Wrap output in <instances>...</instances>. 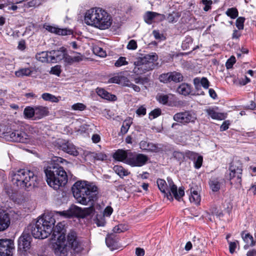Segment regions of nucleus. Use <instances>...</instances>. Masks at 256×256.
<instances>
[{
  "mask_svg": "<svg viewBox=\"0 0 256 256\" xmlns=\"http://www.w3.org/2000/svg\"><path fill=\"white\" fill-rule=\"evenodd\" d=\"M72 192L77 202L84 206L90 204L91 206L84 209L74 206L70 210L60 212V214L66 218H70L72 216L84 218L92 214L94 211L93 204L98 198V187L94 183L80 180L74 184Z\"/></svg>",
  "mask_w": 256,
  "mask_h": 256,
  "instance_id": "1",
  "label": "nucleus"
},
{
  "mask_svg": "<svg viewBox=\"0 0 256 256\" xmlns=\"http://www.w3.org/2000/svg\"><path fill=\"white\" fill-rule=\"evenodd\" d=\"M54 254L58 256H66L70 248V253L74 256H80L83 248L78 242L74 231H70L67 236H59L53 244Z\"/></svg>",
  "mask_w": 256,
  "mask_h": 256,
  "instance_id": "2",
  "label": "nucleus"
},
{
  "mask_svg": "<svg viewBox=\"0 0 256 256\" xmlns=\"http://www.w3.org/2000/svg\"><path fill=\"white\" fill-rule=\"evenodd\" d=\"M52 160L56 164L48 166L44 170L48 184L54 190H58L60 186H64L68 181V176L62 167L58 163L67 162L60 157H55Z\"/></svg>",
  "mask_w": 256,
  "mask_h": 256,
  "instance_id": "3",
  "label": "nucleus"
},
{
  "mask_svg": "<svg viewBox=\"0 0 256 256\" xmlns=\"http://www.w3.org/2000/svg\"><path fill=\"white\" fill-rule=\"evenodd\" d=\"M28 130V134L22 130L10 131L5 134L4 136L8 140L34 146H39L44 142V137L38 128L30 127Z\"/></svg>",
  "mask_w": 256,
  "mask_h": 256,
  "instance_id": "4",
  "label": "nucleus"
},
{
  "mask_svg": "<svg viewBox=\"0 0 256 256\" xmlns=\"http://www.w3.org/2000/svg\"><path fill=\"white\" fill-rule=\"evenodd\" d=\"M84 20L86 24L101 30L108 28L112 22L110 14L100 8H94L88 10Z\"/></svg>",
  "mask_w": 256,
  "mask_h": 256,
  "instance_id": "5",
  "label": "nucleus"
},
{
  "mask_svg": "<svg viewBox=\"0 0 256 256\" xmlns=\"http://www.w3.org/2000/svg\"><path fill=\"white\" fill-rule=\"evenodd\" d=\"M12 184L21 188L35 187L38 178L32 171L27 169H20L12 173Z\"/></svg>",
  "mask_w": 256,
  "mask_h": 256,
  "instance_id": "6",
  "label": "nucleus"
},
{
  "mask_svg": "<svg viewBox=\"0 0 256 256\" xmlns=\"http://www.w3.org/2000/svg\"><path fill=\"white\" fill-rule=\"evenodd\" d=\"M55 222L54 218L48 215L39 218L32 228V235L36 238H48L52 233Z\"/></svg>",
  "mask_w": 256,
  "mask_h": 256,
  "instance_id": "7",
  "label": "nucleus"
},
{
  "mask_svg": "<svg viewBox=\"0 0 256 256\" xmlns=\"http://www.w3.org/2000/svg\"><path fill=\"white\" fill-rule=\"evenodd\" d=\"M158 56L156 53L146 54L136 58L134 62L133 72L136 74H142L154 69V62Z\"/></svg>",
  "mask_w": 256,
  "mask_h": 256,
  "instance_id": "8",
  "label": "nucleus"
},
{
  "mask_svg": "<svg viewBox=\"0 0 256 256\" xmlns=\"http://www.w3.org/2000/svg\"><path fill=\"white\" fill-rule=\"evenodd\" d=\"M168 182L170 189L168 188L167 184L164 180L158 179L156 182L159 190L168 199L172 200V194L176 200H180L184 194V188L180 187L178 190L176 186L174 184L172 179L168 178Z\"/></svg>",
  "mask_w": 256,
  "mask_h": 256,
  "instance_id": "9",
  "label": "nucleus"
},
{
  "mask_svg": "<svg viewBox=\"0 0 256 256\" xmlns=\"http://www.w3.org/2000/svg\"><path fill=\"white\" fill-rule=\"evenodd\" d=\"M129 158L126 164L132 167H141L146 164L148 160V157L143 154L132 152L129 154Z\"/></svg>",
  "mask_w": 256,
  "mask_h": 256,
  "instance_id": "10",
  "label": "nucleus"
},
{
  "mask_svg": "<svg viewBox=\"0 0 256 256\" xmlns=\"http://www.w3.org/2000/svg\"><path fill=\"white\" fill-rule=\"evenodd\" d=\"M229 180L230 183L236 188L241 186L242 168L240 166H236L234 164L230 166Z\"/></svg>",
  "mask_w": 256,
  "mask_h": 256,
  "instance_id": "11",
  "label": "nucleus"
},
{
  "mask_svg": "<svg viewBox=\"0 0 256 256\" xmlns=\"http://www.w3.org/2000/svg\"><path fill=\"white\" fill-rule=\"evenodd\" d=\"M174 121L182 124L194 122L196 120V114L192 111H184L178 112L173 116Z\"/></svg>",
  "mask_w": 256,
  "mask_h": 256,
  "instance_id": "12",
  "label": "nucleus"
},
{
  "mask_svg": "<svg viewBox=\"0 0 256 256\" xmlns=\"http://www.w3.org/2000/svg\"><path fill=\"white\" fill-rule=\"evenodd\" d=\"M14 248V242L11 240H0V256H12Z\"/></svg>",
  "mask_w": 256,
  "mask_h": 256,
  "instance_id": "13",
  "label": "nucleus"
},
{
  "mask_svg": "<svg viewBox=\"0 0 256 256\" xmlns=\"http://www.w3.org/2000/svg\"><path fill=\"white\" fill-rule=\"evenodd\" d=\"M139 146L140 149L148 152L156 153L162 150L160 144L148 142L146 140H142L140 142Z\"/></svg>",
  "mask_w": 256,
  "mask_h": 256,
  "instance_id": "14",
  "label": "nucleus"
},
{
  "mask_svg": "<svg viewBox=\"0 0 256 256\" xmlns=\"http://www.w3.org/2000/svg\"><path fill=\"white\" fill-rule=\"evenodd\" d=\"M30 237L29 235L24 234L19 238L18 240V248L22 254H24L25 252L30 249Z\"/></svg>",
  "mask_w": 256,
  "mask_h": 256,
  "instance_id": "15",
  "label": "nucleus"
},
{
  "mask_svg": "<svg viewBox=\"0 0 256 256\" xmlns=\"http://www.w3.org/2000/svg\"><path fill=\"white\" fill-rule=\"evenodd\" d=\"M44 28L50 32L60 36H67L72 34V31L68 28H60L55 26L44 24Z\"/></svg>",
  "mask_w": 256,
  "mask_h": 256,
  "instance_id": "16",
  "label": "nucleus"
},
{
  "mask_svg": "<svg viewBox=\"0 0 256 256\" xmlns=\"http://www.w3.org/2000/svg\"><path fill=\"white\" fill-rule=\"evenodd\" d=\"M66 49L64 48H60V50H52L50 52V58H51V62H58L60 60H64L65 62L66 55Z\"/></svg>",
  "mask_w": 256,
  "mask_h": 256,
  "instance_id": "17",
  "label": "nucleus"
},
{
  "mask_svg": "<svg viewBox=\"0 0 256 256\" xmlns=\"http://www.w3.org/2000/svg\"><path fill=\"white\" fill-rule=\"evenodd\" d=\"M190 202L194 203L196 205L200 204L201 198L200 194V190L198 187L193 184L190 185Z\"/></svg>",
  "mask_w": 256,
  "mask_h": 256,
  "instance_id": "18",
  "label": "nucleus"
},
{
  "mask_svg": "<svg viewBox=\"0 0 256 256\" xmlns=\"http://www.w3.org/2000/svg\"><path fill=\"white\" fill-rule=\"evenodd\" d=\"M130 152V150L118 149L113 154V158L118 161L126 164Z\"/></svg>",
  "mask_w": 256,
  "mask_h": 256,
  "instance_id": "19",
  "label": "nucleus"
},
{
  "mask_svg": "<svg viewBox=\"0 0 256 256\" xmlns=\"http://www.w3.org/2000/svg\"><path fill=\"white\" fill-rule=\"evenodd\" d=\"M10 224L9 214L0 209V231L6 230Z\"/></svg>",
  "mask_w": 256,
  "mask_h": 256,
  "instance_id": "20",
  "label": "nucleus"
},
{
  "mask_svg": "<svg viewBox=\"0 0 256 256\" xmlns=\"http://www.w3.org/2000/svg\"><path fill=\"white\" fill-rule=\"evenodd\" d=\"M71 54L74 56H70L69 54L66 55L65 62L68 64H72L76 62H79L82 61L84 59V56L79 52L72 51L70 52Z\"/></svg>",
  "mask_w": 256,
  "mask_h": 256,
  "instance_id": "21",
  "label": "nucleus"
},
{
  "mask_svg": "<svg viewBox=\"0 0 256 256\" xmlns=\"http://www.w3.org/2000/svg\"><path fill=\"white\" fill-rule=\"evenodd\" d=\"M218 108L217 107L209 108L205 110L206 112L210 116L212 119L222 120L226 118V114L224 113L219 112L218 111Z\"/></svg>",
  "mask_w": 256,
  "mask_h": 256,
  "instance_id": "22",
  "label": "nucleus"
},
{
  "mask_svg": "<svg viewBox=\"0 0 256 256\" xmlns=\"http://www.w3.org/2000/svg\"><path fill=\"white\" fill-rule=\"evenodd\" d=\"M156 16L160 17L159 20L160 21L166 19V16L164 14L153 12H147L144 16V21L148 24H152L154 19Z\"/></svg>",
  "mask_w": 256,
  "mask_h": 256,
  "instance_id": "23",
  "label": "nucleus"
},
{
  "mask_svg": "<svg viewBox=\"0 0 256 256\" xmlns=\"http://www.w3.org/2000/svg\"><path fill=\"white\" fill-rule=\"evenodd\" d=\"M60 148L68 154L73 156H76L78 154L75 146L69 142L62 143L60 146Z\"/></svg>",
  "mask_w": 256,
  "mask_h": 256,
  "instance_id": "24",
  "label": "nucleus"
},
{
  "mask_svg": "<svg viewBox=\"0 0 256 256\" xmlns=\"http://www.w3.org/2000/svg\"><path fill=\"white\" fill-rule=\"evenodd\" d=\"M48 110L46 107L38 106L34 107V119H40L46 116L48 114Z\"/></svg>",
  "mask_w": 256,
  "mask_h": 256,
  "instance_id": "25",
  "label": "nucleus"
},
{
  "mask_svg": "<svg viewBox=\"0 0 256 256\" xmlns=\"http://www.w3.org/2000/svg\"><path fill=\"white\" fill-rule=\"evenodd\" d=\"M96 93L102 98L107 100L114 101L116 100V96L110 94L104 88H98L96 89Z\"/></svg>",
  "mask_w": 256,
  "mask_h": 256,
  "instance_id": "26",
  "label": "nucleus"
},
{
  "mask_svg": "<svg viewBox=\"0 0 256 256\" xmlns=\"http://www.w3.org/2000/svg\"><path fill=\"white\" fill-rule=\"evenodd\" d=\"M106 243L108 247L113 250L116 248L117 246V240L113 234H108L106 238Z\"/></svg>",
  "mask_w": 256,
  "mask_h": 256,
  "instance_id": "27",
  "label": "nucleus"
},
{
  "mask_svg": "<svg viewBox=\"0 0 256 256\" xmlns=\"http://www.w3.org/2000/svg\"><path fill=\"white\" fill-rule=\"evenodd\" d=\"M36 58L42 62H51L50 52H42L36 54Z\"/></svg>",
  "mask_w": 256,
  "mask_h": 256,
  "instance_id": "28",
  "label": "nucleus"
},
{
  "mask_svg": "<svg viewBox=\"0 0 256 256\" xmlns=\"http://www.w3.org/2000/svg\"><path fill=\"white\" fill-rule=\"evenodd\" d=\"M241 234L242 240L246 244L244 246V249H247L249 246H252L254 245V238L252 235L248 233L245 234L244 232Z\"/></svg>",
  "mask_w": 256,
  "mask_h": 256,
  "instance_id": "29",
  "label": "nucleus"
},
{
  "mask_svg": "<svg viewBox=\"0 0 256 256\" xmlns=\"http://www.w3.org/2000/svg\"><path fill=\"white\" fill-rule=\"evenodd\" d=\"M32 72L33 68H22L16 71L14 74L16 77L22 78L30 76Z\"/></svg>",
  "mask_w": 256,
  "mask_h": 256,
  "instance_id": "30",
  "label": "nucleus"
},
{
  "mask_svg": "<svg viewBox=\"0 0 256 256\" xmlns=\"http://www.w3.org/2000/svg\"><path fill=\"white\" fill-rule=\"evenodd\" d=\"M177 92L180 94L188 96L191 92L190 86L188 84L183 83L178 88Z\"/></svg>",
  "mask_w": 256,
  "mask_h": 256,
  "instance_id": "31",
  "label": "nucleus"
},
{
  "mask_svg": "<svg viewBox=\"0 0 256 256\" xmlns=\"http://www.w3.org/2000/svg\"><path fill=\"white\" fill-rule=\"evenodd\" d=\"M64 224L62 223L58 224L55 227L54 226L52 230V236L55 239L60 236L63 235L65 236L64 231Z\"/></svg>",
  "mask_w": 256,
  "mask_h": 256,
  "instance_id": "32",
  "label": "nucleus"
},
{
  "mask_svg": "<svg viewBox=\"0 0 256 256\" xmlns=\"http://www.w3.org/2000/svg\"><path fill=\"white\" fill-rule=\"evenodd\" d=\"M113 170L114 172L118 175L120 178L128 176L130 172L122 166H115L113 168Z\"/></svg>",
  "mask_w": 256,
  "mask_h": 256,
  "instance_id": "33",
  "label": "nucleus"
},
{
  "mask_svg": "<svg viewBox=\"0 0 256 256\" xmlns=\"http://www.w3.org/2000/svg\"><path fill=\"white\" fill-rule=\"evenodd\" d=\"M194 84H195L196 88H198L197 84H200L203 88L205 89H207L209 87V82L206 78L203 77L201 79L200 78H195L194 80Z\"/></svg>",
  "mask_w": 256,
  "mask_h": 256,
  "instance_id": "34",
  "label": "nucleus"
},
{
  "mask_svg": "<svg viewBox=\"0 0 256 256\" xmlns=\"http://www.w3.org/2000/svg\"><path fill=\"white\" fill-rule=\"evenodd\" d=\"M209 184L213 192L218 191L220 188V183L217 178H212L209 182Z\"/></svg>",
  "mask_w": 256,
  "mask_h": 256,
  "instance_id": "35",
  "label": "nucleus"
},
{
  "mask_svg": "<svg viewBox=\"0 0 256 256\" xmlns=\"http://www.w3.org/2000/svg\"><path fill=\"white\" fill-rule=\"evenodd\" d=\"M170 82H180L183 80V76L180 72H170Z\"/></svg>",
  "mask_w": 256,
  "mask_h": 256,
  "instance_id": "36",
  "label": "nucleus"
},
{
  "mask_svg": "<svg viewBox=\"0 0 256 256\" xmlns=\"http://www.w3.org/2000/svg\"><path fill=\"white\" fill-rule=\"evenodd\" d=\"M24 118L30 119L32 118H34V108L30 106H26L24 110Z\"/></svg>",
  "mask_w": 256,
  "mask_h": 256,
  "instance_id": "37",
  "label": "nucleus"
},
{
  "mask_svg": "<svg viewBox=\"0 0 256 256\" xmlns=\"http://www.w3.org/2000/svg\"><path fill=\"white\" fill-rule=\"evenodd\" d=\"M42 98L45 100L54 102H58L59 101L58 98L49 93H44L42 94Z\"/></svg>",
  "mask_w": 256,
  "mask_h": 256,
  "instance_id": "38",
  "label": "nucleus"
},
{
  "mask_svg": "<svg viewBox=\"0 0 256 256\" xmlns=\"http://www.w3.org/2000/svg\"><path fill=\"white\" fill-rule=\"evenodd\" d=\"M226 14L231 18L234 19L238 16V12L236 8H232L226 10Z\"/></svg>",
  "mask_w": 256,
  "mask_h": 256,
  "instance_id": "39",
  "label": "nucleus"
},
{
  "mask_svg": "<svg viewBox=\"0 0 256 256\" xmlns=\"http://www.w3.org/2000/svg\"><path fill=\"white\" fill-rule=\"evenodd\" d=\"M160 81L163 83L170 82V72L164 73L160 74L158 78Z\"/></svg>",
  "mask_w": 256,
  "mask_h": 256,
  "instance_id": "40",
  "label": "nucleus"
},
{
  "mask_svg": "<svg viewBox=\"0 0 256 256\" xmlns=\"http://www.w3.org/2000/svg\"><path fill=\"white\" fill-rule=\"evenodd\" d=\"M128 62L126 60V58L124 56L120 57L118 60L115 62L114 66L116 67H120L123 66L128 64Z\"/></svg>",
  "mask_w": 256,
  "mask_h": 256,
  "instance_id": "41",
  "label": "nucleus"
},
{
  "mask_svg": "<svg viewBox=\"0 0 256 256\" xmlns=\"http://www.w3.org/2000/svg\"><path fill=\"white\" fill-rule=\"evenodd\" d=\"M156 100L159 102L163 104H166L168 103V96L164 94H158L156 96Z\"/></svg>",
  "mask_w": 256,
  "mask_h": 256,
  "instance_id": "42",
  "label": "nucleus"
},
{
  "mask_svg": "<svg viewBox=\"0 0 256 256\" xmlns=\"http://www.w3.org/2000/svg\"><path fill=\"white\" fill-rule=\"evenodd\" d=\"M120 84L124 86H128L130 82L128 78L122 75V74H120Z\"/></svg>",
  "mask_w": 256,
  "mask_h": 256,
  "instance_id": "43",
  "label": "nucleus"
},
{
  "mask_svg": "<svg viewBox=\"0 0 256 256\" xmlns=\"http://www.w3.org/2000/svg\"><path fill=\"white\" fill-rule=\"evenodd\" d=\"M244 21L245 18L244 17H239L237 18L236 24L238 30H241L244 29Z\"/></svg>",
  "mask_w": 256,
  "mask_h": 256,
  "instance_id": "44",
  "label": "nucleus"
},
{
  "mask_svg": "<svg viewBox=\"0 0 256 256\" xmlns=\"http://www.w3.org/2000/svg\"><path fill=\"white\" fill-rule=\"evenodd\" d=\"M161 113L162 112L160 108H156L149 114V118L150 119L155 118L160 116Z\"/></svg>",
  "mask_w": 256,
  "mask_h": 256,
  "instance_id": "45",
  "label": "nucleus"
},
{
  "mask_svg": "<svg viewBox=\"0 0 256 256\" xmlns=\"http://www.w3.org/2000/svg\"><path fill=\"white\" fill-rule=\"evenodd\" d=\"M94 52L100 57H104L106 56V52L98 46H96L94 48Z\"/></svg>",
  "mask_w": 256,
  "mask_h": 256,
  "instance_id": "46",
  "label": "nucleus"
},
{
  "mask_svg": "<svg viewBox=\"0 0 256 256\" xmlns=\"http://www.w3.org/2000/svg\"><path fill=\"white\" fill-rule=\"evenodd\" d=\"M72 108L74 110H84L86 108V106L82 103H76L72 106Z\"/></svg>",
  "mask_w": 256,
  "mask_h": 256,
  "instance_id": "47",
  "label": "nucleus"
},
{
  "mask_svg": "<svg viewBox=\"0 0 256 256\" xmlns=\"http://www.w3.org/2000/svg\"><path fill=\"white\" fill-rule=\"evenodd\" d=\"M228 244H229V250L230 254H233L237 247L238 244V240H235L234 242H229L228 240Z\"/></svg>",
  "mask_w": 256,
  "mask_h": 256,
  "instance_id": "48",
  "label": "nucleus"
},
{
  "mask_svg": "<svg viewBox=\"0 0 256 256\" xmlns=\"http://www.w3.org/2000/svg\"><path fill=\"white\" fill-rule=\"evenodd\" d=\"M130 126V121H124L123 122V124L121 128V132L124 134H126L128 132Z\"/></svg>",
  "mask_w": 256,
  "mask_h": 256,
  "instance_id": "49",
  "label": "nucleus"
},
{
  "mask_svg": "<svg viewBox=\"0 0 256 256\" xmlns=\"http://www.w3.org/2000/svg\"><path fill=\"white\" fill-rule=\"evenodd\" d=\"M203 158L201 156H198L194 160V167L196 168H200L202 163Z\"/></svg>",
  "mask_w": 256,
  "mask_h": 256,
  "instance_id": "50",
  "label": "nucleus"
},
{
  "mask_svg": "<svg viewBox=\"0 0 256 256\" xmlns=\"http://www.w3.org/2000/svg\"><path fill=\"white\" fill-rule=\"evenodd\" d=\"M126 228L124 225L120 224H118L113 228V232L115 233H120L126 230Z\"/></svg>",
  "mask_w": 256,
  "mask_h": 256,
  "instance_id": "51",
  "label": "nucleus"
},
{
  "mask_svg": "<svg viewBox=\"0 0 256 256\" xmlns=\"http://www.w3.org/2000/svg\"><path fill=\"white\" fill-rule=\"evenodd\" d=\"M236 62V58L234 56H232L228 58L226 63V66L228 69L232 67L234 64Z\"/></svg>",
  "mask_w": 256,
  "mask_h": 256,
  "instance_id": "52",
  "label": "nucleus"
},
{
  "mask_svg": "<svg viewBox=\"0 0 256 256\" xmlns=\"http://www.w3.org/2000/svg\"><path fill=\"white\" fill-rule=\"evenodd\" d=\"M137 47L136 42L134 40H130L126 46L127 48L130 50H135L137 48Z\"/></svg>",
  "mask_w": 256,
  "mask_h": 256,
  "instance_id": "53",
  "label": "nucleus"
},
{
  "mask_svg": "<svg viewBox=\"0 0 256 256\" xmlns=\"http://www.w3.org/2000/svg\"><path fill=\"white\" fill-rule=\"evenodd\" d=\"M202 2L204 5V10L206 12L208 11L211 8V5L212 3L211 0H202Z\"/></svg>",
  "mask_w": 256,
  "mask_h": 256,
  "instance_id": "54",
  "label": "nucleus"
},
{
  "mask_svg": "<svg viewBox=\"0 0 256 256\" xmlns=\"http://www.w3.org/2000/svg\"><path fill=\"white\" fill-rule=\"evenodd\" d=\"M146 108L144 106H141L136 110V114L138 116H144L146 114Z\"/></svg>",
  "mask_w": 256,
  "mask_h": 256,
  "instance_id": "55",
  "label": "nucleus"
},
{
  "mask_svg": "<svg viewBox=\"0 0 256 256\" xmlns=\"http://www.w3.org/2000/svg\"><path fill=\"white\" fill-rule=\"evenodd\" d=\"M50 72L52 74L59 76L61 72L60 66L58 65H56L54 67H52L50 70Z\"/></svg>",
  "mask_w": 256,
  "mask_h": 256,
  "instance_id": "56",
  "label": "nucleus"
},
{
  "mask_svg": "<svg viewBox=\"0 0 256 256\" xmlns=\"http://www.w3.org/2000/svg\"><path fill=\"white\" fill-rule=\"evenodd\" d=\"M120 74H118L110 78L108 80V83H115L117 84H120Z\"/></svg>",
  "mask_w": 256,
  "mask_h": 256,
  "instance_id": "57",
  "label": "nucleus"
},
{
  "mask_svg": "<svg viewBox=\"0 0 256 256\" xmlns=\"http://www.w3.org/2000/svg\"><path fill=\"white\" fill-rule=\"evenodd\" d=\"M113 212V209L112 207L108 206L106 208L104 211V216H110Z\"/></svg>",
  "mask_w": 256,
  "mask_h": 256,
  "instance_id": "58",
  "label": "nucleus"
},
{
  "mask_svg": "<svg viewBox=\"0 0 256 256\" xmlns=\"http://www.w3.org/2000/svg\"><path fill=\"white\" fill-rule=\"evenodd\" d=\"M106 156L102 152L96 154L94 156L96 160H106Z\"/></svg>",
  "mask_w": 256,
  "mask_h": 256,
  "instance_id": "59",
  "label": "nucleus"
},
{
  "mask_svg": "<svg viewBox=\"0 0 256 256\" xmlns=\"http://www.w3.org/2000/svg\"><path fill=\"white\" fill-rule=\"evenodd\" d=\"M186 154L190 159L194 160H195L196 158L198 156V154L190 151L188 152Z\"/></svg>",
  "mask_w": 256,
  "mask_h": 256,
  "instance_id": "60",
  "label": "nucleus"
},
{
  "mask_svg": "<svg viewBox=\"0 0 256 256\" xmlns=\"http://www.w3.org/2000/svg\"><path fill=\"white\" fill-rule=\"evenodd\" d=\"M146 78L142 77H137L134 78V81L136 84H144L146 81Z\"/></svg>",
  "mask_w": 256,
  "mask_h": 256,
  "instance_id": "61",
  "label": "nucleus"
},
{
  "mask_svg": "<svg viewBox=\"0 0 256 256\" xmlns=\"http://www.w3.org/2000/svg\"><path fill=\"white\" fill-rule=\"evenodd\" d=\"M136 254L137 256H144V250L140 248H137L136 249Z\"/></svg>",
  "mask_w": 256,
  "mask_h": 256,
  "instance_id": "62",
  "label": "nucleus"
},
{
  "mask_svg": "<svg viewBox=\"0 0 256 256\" xmlns=\"http://www.w3.org/2000/svg\"><path fill=\"white\" fill-rule=\"evenodd\" d=\"M92 140L94 143H98L100 140V136L98 134H94L92 136Z\"/></svg>",
  "mask_w": 256,
  "mask_h": 256,
  "instance_id": "63",
  "label": "nucleus"
},
{
  "mask_svg": "<svg viewBox=\"0 0 256 256\" xmlns=\"http://www.w3.org/2000/svg\"><path fill=\"white\" fill-rule=\"evenodd\" d=\"M240 36L241 34L240 32L237 30H234L232 34V38L233 39H238Z\"/></svg>",
  "mask_w": 256,
  "mask_h": 256,
  "instance_id": "64",
  "label": "nucleus"
}]
</instances>
